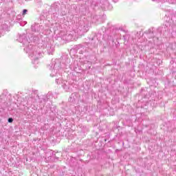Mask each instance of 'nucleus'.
Segmentation results:
<instances>
[{"label": "nucleus", "instance_id": "f257e3e1", "mask_svg": "<svg viewBox=\"0 0 176 176\" xmlns=\"http://www.w3.org/2000/svg\"><path fill=\"white\" fill-rule=\"evenodd\" d=\"M8 122L9 123H12L13 122V118H9L8 119Z\"/></svg>", "mask_w": 176, "mask_h": 176}, {"label": "nucleus", "instance_id": "f03ea898", "mask_svg": "<svg viewBox=\"0 0 176 176\" xmlns=\"http://www.w3.org/2000/svg\"><path fill=\"white\" fill-rule=\"evenodd\" d=\"M27 10H23V15H25V14H27Z\"/></svg>", "mask_w": 176, "mask_h": 176}]
</instances>
